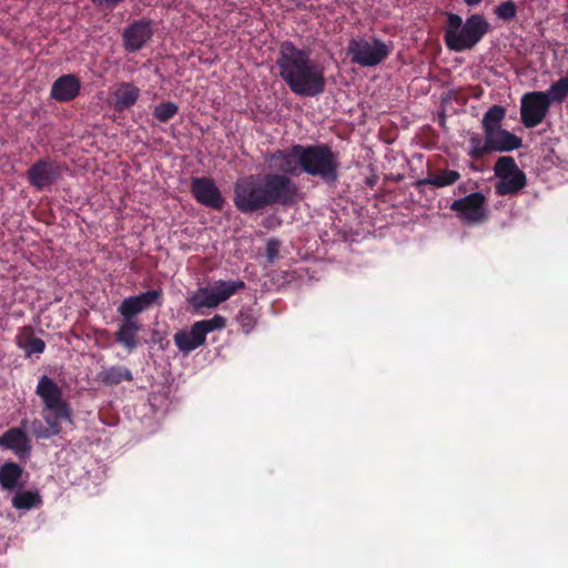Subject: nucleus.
<instances>
[{"label": "nucleus", "mask_w": 568, "mask_h": 568, "mask_svg": "<svg viewBox=\"0 0 568 568\" xmlns=\"http://www.w3.org/2000/svg\"><path fill=\"white\" fill-rule=\"evenodd\" d=\"M268 160L277 170L275 173L250 174L234 184V205L244 214L281 205L292 206L300 199V187L291 176L302 174L301 144L273 152Z\"/></svg>", "instance_id": "f257e3e1"}, {"label": "nucleus", "mask_w": 568, "mask_h": 568, "mask_svg": "<svg viewBox=\"0 0 568 568\" xmlns=\"http://www.w3.org/2000/svg\"><path fill=\"white\" fill-rule=\"evenodd\" d=\"M276 67L281 78L294 93L314 97L323 92V69L311 60L307 51L296 48L291 41L281 44Z\"/></svg>", "instance_id": "f03ea898"}, {"label": "nucleus", "mask_w": 568, "mask_h": 568, "mask_svg": "<svg viewBox=\"0 0 568 568\" xmlns=\"http://www.w3.org/2000/svg\"><path fill=\"white\" fill-rule=\"evenodd\" d=\"M506 109H488L483 119L484 142L471 138L468 155L480 160L493 152H510L523 146L521 138L501 128Z\"/></svg>", "instance_id": "7ed1b4c3"}, {"label": "nucleus", "mask_w": 568, "mask_h": 568, "mask_svg": "<svg viewBox=\"0 0 568 568\" xmlns=\"http://www.w3.org/2000/svg\"><path fill=\"white\" fill-rule=\"evenodd\" d=\"M490 30L487 19L479 13L469 16L465 22L456 13H447L444 32L446 47L455 52L471 50Z\"/></svg>", "instance_id": "20e7f679"}, {"label": "nucleus", "mask_w": 568, "mask_h": 568, "mask_svg": "<svg viewBox=\"0 0 568 568\" xmlns=\"http://www.w3.org/2000/svg\"><path fill=\"white\" fill-rule=\"evenodd\" d=\"M36 393L43 402V419L49 426L41 436L48 438L59 435L62 430V422H72V412L62 398V389L54 381L43 375L39 379Z\"/></svg>", "instance_id": "39448f33"}, {"label": "nucleus", "mask_w": 568, "mask_h": 568, "mask_svg": "<svg viewBox=\"0 0 568 568\" xmlns=\"http://www.w3.org/2000/svg\"><path fill=\"white\" fill-rule=\"evenodd\" d=\"M302 173L316 176L326 183H335L338 179V154L325 143L301 144Z\"/></svg>", "instance_id": "423d86ee"}, {"label": "nucleus", "mask_w": 568, "mask_h": 568, "mask_svg": "<svg viewBox=\"0 0 568 568\" xmlns=\"http://www.w3.org/2000/svg\"><path fill=\"white\" fill-rule=\"evenodd\" d=\"M495 176V192L498 195H516L527 184V178L521 171L513 156H500L494 165Z\"/></svg>", "instance_id": "0eeeda50"}, {"label": "nucleus", "mask_w": 568, "mask_h": 568, "mask_svg": "<svg viewBox=\"0 0 568 568\" xmlns=\"http://www.w3.org/2000/svg\"><path fill=\"white\" fill-rule=\"evenodd\" d=\"M245 283L237 281H216L211 287H201L189 298V303L194 310L215 308L221 303L227 301L237 291L243 290Z\"/></svg>", "instance_id": "6e6552de"}, {"label": "nucleus", "mask_w": 568, "mask_h": 568, "mask_svg": "<svg viewBox=\"0 0 568 568\" xmlns=\"http://www.w3.org/2000/svg\"><path fill=\"white\" fill-rule=\"evenodd\" d=\"M347 54L351 61L361 67H375L389 54L387 44L379 40L352 39L348 43Z\"/></svg>", "instance_id": "1a4fd4ad"}, {"label": "nucleus", "mask_w": 568, "mask_h": 568, "mask_svg": "<svg viewBox=\"0 0 568 568\" xmlns=\"http://www.w3.org/2000/svg\"><path fill=\"white\" fill-rule=\"evenodd\" d=\"M485 204V195L481 192H474L465 197L455 200L450 205V210L456 212L457 216L466 223L477 224L487 220Z\"/></svg>", "instance_id": "9d476101"}, {"label": "nucleus", "mask_w": 568, "mask_h": 568, "mask_svg": "<svg viewBox=\"0 0 568 568\" xmlns=\"http://www.w3.org/2000/svg\"><path fill=\"white\" fill-rule=\"evenodd\" d=\"M190 191L199 204L209 209L221 211L225 204L222 192L211 178H191Z\"/></svg>", "instance_id": "9b49d317"}, {"label": "nucleus", "mask_w": 568, "mask_h": 568, "mask_svg": "<svg viewBox=\"0 0 568 568\" xmlns=\"http://www.w3.org/2000/svg\"><path fill=\"white\" fill-rule=\"evenodd\" d=\"M62 171L58 162L45 158L33 163L27 171L29 184L39 191L53 185L60 178Z\"/></svg>", "instance_id": "f8f14e48"}, {"label": "nucleus", "mask_w": 568, "mask_h": 568, "mask_svg": "<svg viewBox=\"0 0 568 568\" xmlns=\"http://www.w3.org/2000/svg\"><path fill=\"white\" fill-rule=\"evenodd\" d=\"M162 290H149L139 295L124 298L118 307L119 314L123 320L139 321L136 316L149 310L153 304L161 305Z\"/></svg>", "instance_id": "ddd939ff"}, {"label": "nucleus", "mask_w": 568, "mask_h": 568, "mask_svg": "<svg viewBox=\"0 0 568 568\" xmlns=\"http://www.w3.org/2000/svg\"><path fill=\"white\" fill-rule=\"evenodd\" d=\"M568 97V77L559 79L546 92H529L523 95L520 106H549L561 103Z\"/></svg>", "instance_id": "4468645a"}, {"label": "nucleus", "mask_w": 568, "mask_h": 568, "mask_svg": "<svg viewBox=\"0 0 568 568\" xmlns=\"http://www.w3.org/2000/svg\"><path fill=\"white\" fill-rule=\"evenodd\" d=\"M152 36V20H135L123 31V47L128 52H136L145 45Z\"/></svg>", "instance_id": "2eb2a0df"}, {"label": "nucleus", "mask_w": 568, "mask_h": 568, "mask_svg": "<svg viewBox=\"0 0 568 568\" xmlns=\"http://www.w3.org/2000/svg\"><path fill=\"white\" fill-rule=\"evenodd\" d=\"M0 447L11 450L20 460L30 457L31 438L21 427H11L0 436Z\"/></svg>", "instance_id": "dca6fc26"}, {"label": "nucleus", "mask_w": 568, "mask_h": 568, "mask_svg": "<svg viewBox=\"0 0 568 568\" xmlns=\"http://www.w3.org/2000/svg\"><path fill=\"white\" fill-rule=\"evenodd\" d=\"M81 83L73 74H65L57 79L51 88V97L58 102L65 103L73 100L80 92Z\"/></svg>", "instance_id": "f3484780"}, {"label": "nucleus", "mask_w": 568, "mask_h": 568, "mask_svg": "<svg viewBox=\"0 0 568 568\" xmlns=\"http://www.w3.org/2000/svg\"><path fill=\"white\" fill-rule=\"evenodd\" d=\"M173 339L179 351L184 354L195 351L206 342L205 335L196 323H193L189 331H178Z\"/></svg>", "instance_id": "a211bd4d"}, {"label": "nucleus", "mask_w": 568, "mask_h": 568, "mask_svg": "<svg viewBox=\"0 0 568 568\" xmlns=\"http://www.w3.org/2000/svg\"><path fill=\"white\" fill-rule=\"evenodd\" d=\"M142 329L139 321L121 320L118 331L114 334L115 341L129 353H132L139 345L138 334Z\"/></svg>", "instance_id": "6ab92c4d"}, {"label": "nucleus", "mask_w": 568, "mask_h": 568, "mask_svg": "<svg viewBox=\"0 0 568 568\" xmlns=\"http://www.w3.org/2000/svg\"><path fill=\"white\" fill-rule=\"evenodd\" d=\"M97 379L105 386H116L122 382H132V372L122 365H113L110 367H103L97 376Z\"/></svg>", "instance_id": "aec40b11"}, {"label": "nucleus", "mask_w": 568, "mask_h": 568, "mask_svg": "<svg viewBox=\"0 0 568 568\" xmlns=\"http://www.w3.org/2000/svg\"><path fill=\"white\" fill-rule=\"evenodd\" d=\"M17 345L26 352V356L42 354L45 349L44 341L36 337L30 326L22 328V335L17 337Z\"/></svg>", "instance_id": "412c9836"}, {"label": "nucleus", "mask_w": 568, "mask_h": 568, "mask_svg": "<svg viewBox=\"0 0 568 568\" xmlns=\"http://www.w3.org/2000/svg\"><path fill=\"white\" fill-rule=\"evenodd\" d=\"M23 468L14 462H6L0 467V485L4 490H13L22 477Z\"/></svg>", "instance_id": "4be33fe9"}, {"label": "nucleus", "mask_w": 568, "mask_h": 568, "mask_svg": "<svg viewBox=\"0 0 568 568\" xmlns=\"http://www.w3.org/2000/svg\"><path fill=\"white\" fill-rule=\"evenodd\" d=\"M139 95L140 90L128 82L119 84L113 92L116 106H131L136 102Z\"/></svg>", "instance_id": "5701e85b"}, {"label": "nucleus", "mask_w": 568, "mask_h": 568, "mask_svg": "<svg viewBox=\"0 0 568 568\" xmlns=\"http://www.w3.org/2000/svg\"><path fill=\"white\" fill-rule=\"evenodd\" d=\"M42 503L38 491H18L11 500L12 507L19 510H29L40 506Z\"/></svg>", "instance_id": "b1692460"}, {"label": "nucleus", "mask_w": 568, "mask_h": 568, "mask_svg": "<svg viewBox=\"0 0 568 568\" xmlns=\"http://www.w3.org/2000/svg\"><path fill=\"white\" fill-rule=\"evenodd\" d=\"M460 179V174L454 170H444L438 174L428 176L424 180L418 181V185H433L436 187H444L448 185H453Z\"/></svg>", "instance_id": "393cba45"}, {"label": "nucleus", "mask_w": 568, "mask_h": 568, "mask_svg": "<svg viewBox=\"0 0 568 568\" xmlns=\"http://www.w3.org/2000/svg\"><path fill=\"white\" fill-rule=\"evenodd\" d=\"M520 111L524 125L534 128L545 119L548 109H520Z\"/></svg>", "instance_id": "a878e982"}, {"label": "nucleus", "mask_w": 568, "mask_h": 568, "mask_svg": "<svg viewBox=\"0 0 568 568\" xmlns=\"http://www.w3.org/2000/svg\"><path fill=\"white\" fill-rule=\"evenodd\" d=\"M195 323L200 326L201 331L206 337L207 334L211 332L221 331L225 328L226 318L220 314H215L212 318L201 320Z\"/></svg>", "instance_id": "bb28decb"}, {"label": "nucleus", "mask_w": 568, "mask_h": 568, "mask_svg": "<svg viewBox=\"0 0 568 568\" xmlns=\"http://www.w3.org/2000/svg\"><path fill=\"white\" fill-rule=\"evenodd\" d=\"M236 321L245 334H248L256 324V318L254 316L253 310L250 307H244L240 310L236 316Z\"/></svg>", "instance_id": "cd10ccee"}, {"label": "nucleus", "mask_w": 568, "mask_h": 568, "mask_svg": "<svg viewBox=\"0 0 568 568\" xmlns=\"http://www.w3.org/2000/svg\"><path fill=\"white\" fill-rule=\"evenodd\" d=\"M495 14L505 21L514 19L517 14L516 3L511 0L501 2L495 8Z\"/></svg>", "instance_id": "c85d7f7f"}, {"label": "nucleus", "mask_w": 568, "mask_h": 568, "mask_svg": "<svg viewBox=\"0 0 568 568\" xmlns=\"http://www.w3.org/2000/svg\"><path fill=\"white\" fill-rule=\"evenodd\" d=\"M278 252H280V242L276 240H270L266 244V252H265L267 261L270 263H273L277 258Z\"/></svg>", "instance_id": "c756f323"}, {"label": "nucleus", "mask_w": 568, "mask_h": 568, "mask_svg": "<svg viewBox=\"0 0 568 568\" xmlns=\"http://www.w3.org/2000/svg\"><path fill=\"white\" fill-rule=\"evenodd\" d=\"M178 109H154V116L161 121L166 122L174 116Z\"/></svg>", "instance_id": "7c9ffc66"}, {"label": "nucleus", "mask_w": 568, "mask_h": 568, "mask_svg": "<svg viewBox=\"0 0 568 568\" xmlns=\"http://www.w3.org/2000/svg\"><path fill=\"white\" fill-rule=\"evenodd\" d=\"M97 7L114 8L124 0H91Z\"/></svg>", "instance_id": "2f4dec72"}, {"label": "nucleus", "mask_w": 568, "mask_h": 568, "mask_svg": "<svg viewBox=\"0 0 568 568\" xmlns=\"http://www.w3.org/2000/svg\"><path fill=\"white\" fill-rule=\"evenodd\" d=\"M483 0H464V2L468 6V7H475V6H478Z\"/></svg>", "instance_id": "473e14b6"}, {"label": "nucleus", "mask_w": 568, "mask_h": 568, "mask_svg": "<svg viewBox=\"0 0 568 568\" xmlns=\"http://www.w3.org/2000/svg\"><path fill=\"white\" fill-rule=\"evenodd\" d=\"M438 122H439V124L442 126H444V124H445V115H444V113H439L438 114Z\"/></svg>", "instance_id": "72a5a7b5"}, {"label": "nucleus", "mask_w": 568, "mask_h": 568, "mask_svg": "<svg viewBox=\"0 0 568 568\" xmlns=\"http://www.w3.org/2000/svg\"><path fill=\"white\" fill-rule=\"evenodd\" d=\"M161 106L170 108V106H175V105L171 102H168V103H163Z\"/></svg>", "instance_id": "f704fd0d"}]
</instances>
